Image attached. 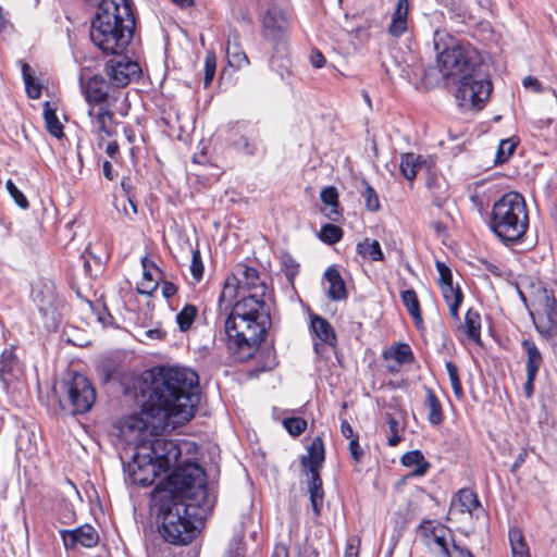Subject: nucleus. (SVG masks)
Segmentation results:
<instances>
[{"label":"nucleus","mask_w":557,"mask_h":557,"mask_svg":"<svg viewBox=\"0 0 557 557\" xmlns=\"http://www.w3.org/2000/svg\"><path fill=\"white\" fill-rule=\"evenodd\" d=\"M288 549L285 544H276L274 547L273 557H287Z\"/></svg>","instance_id":"obj_60"},{"label":"nucleus","mask_w":557,"mask_h":557,"mask_svg":"<svg viewBox=\"0 0 557 557\" xmlns=\"http://www.w3.org/2000/svg\"><path fill=\"white\" fill-rule=\"evenodd\" d=\"M141 263L144 272L141 281L137 284V292L150 295L158 287V280L153 276V272L159 273V269L152 262H149L147 258H144Z\"/></svg>","instance_id":"obj_23"},{"label":"nucleus","mask_w":557,"mask_h":557,"mask_svg":"<svg viewBox=\"0 0 557 557\" xmlns=\"http://www.w3.org/2000/svg\"><path fill=\"white\" fill-rule=\"evenodd\" d=\"M481 330V318L476 311L469 309L465 318V331L469 339L475 344L482 346V339L480 337Z\"/></svg>","instance_id":"obj_29"},{"label":"nucleus","mask_w":557,"mask_h":557,"mask_svg":"<svg viewBox=\"0 0 557 557\" xmlns=\"http://www.w3.org/2000/svg\"><path fill=\"white\" fill-rule=\"evenodd\" d=\"M424 543L434 554L446 557H472L469 552L455 543L450 533L444 528H435L431 534H425Z\"/></svg>","instance_id":"obj_12"},{"label":"nucleus","mask_w":557,"mask_h":557,"mask_svg":"<svg viewBox=\"0 0 557 557\" xmlns=\"http://www.w3.org/2000/svg\"><path fill=\"white\" fill-rule=\"evenodd\" d=\"M480 502L476 494L470 488H461L450 502L447 519L459 522L471 518L474 510L479 509Z\"/></svg>","instance_id":"obj_14"},{"label":"nucleus","mask_w":557,"mask_h":557,"mask_svg":"<svg viewBox=\"0 0 557 557\" xmlns=\"http://www.w3.org/2000/svg\"><path fill=\"white\" fill-rule=\"evenodd\" d=\"M164 333L159 330V329H150V330H146V331H143V334H140L141 336V339L140 341H145V339H161L163 337Z\"/></svg>","instance_id":"obj_54"},{"label":"nucleus","mask_w":557,"mask_h":557,"mask_svg":"<svg viewBox=\"0 0 557 557\" xmlns=\"http://www.w3.org/2000/svg\"><path fill=\"white\" fill-rule=\"evenodd\" d=\"M262 24L263 35L270 40L280 39L286 29L285 17L282 12L276 9L267 11L263 16Z\"/></svg>","instance_id":"obj_17"},{"label":"nucleus","mask_w":557,"mask_h":557,"mask_svg":"<svg viewBox=\"0 0 557 557\" xmlns=\"http://www.w3.org/2000/svg\"><path fill=\"white\" fill-rule=\"evenodd\" d=\"M522 348L527 355V373H530V377L537 375L540 367L543 362L542 354L534 342L524 339L522 342Z\"/></svg>","instance_id":"obj_24"},{"label":"nucleus","mask_w":557,"mask_h":557,"mask_svg":"<svg viewBox=\"0 0 557 557\" xmlns=\"http://www.w3.org/2000/svg\"><path fill=\"white\" fill-rule=\"evenodd\" d=\"M61 537L67 549L92 547L99 541L98 532L90 524H84L73 530L61 531Z\"/></svg>","instance_id":"obj_15"},{"label":"nucleus","mask_w":557,"mask_h":557,"mask_svg":"<svg viewBox=\"0 0 557 557\" xmlns=\"http://www.w3.org/2000/svg\"><path fill=\"white\" fill-rule=\"evenodd\" d=\"M85 100L90 104H102L108 98L106 81L100 76L90 77L86 84L81 81Z\"/></svg>","instance_id":"obj_16"},{"label":"nucleus","mask_w":557,"mask_h":557,"mask_svg":"<svg viewBox=\"0 0 557 557\" xmlns=\"http://www.w3.org/2000/svg\"><path fill=\"white\" fill-rule=\"evenodd\" d=\"M324 461V447L321 438H314L308 447L307 456L301 458V465L309 470L310 473L320 471Z\"/></svg>","instance_id":"obj_21"},{"label":"nucleus","mask_w":557,"mask_h":557,"mask_svg":"<svg viewBox=\"0 0 557 557\" xmlns=\"http://www.w3.org/2000/svg\"><path fill=\"white\" fill-rule=\"evenodd\" d=\"M357 251L363 258H370L373 261H382L384 259L383 251L377 240L364 239L357 245Z\"/></svg>","instance_id":"obj_36"},{"label":"nucleus","mask_w":557,"mask_h":557,"mask_svg":"<svg viewBox=\"0 0 557 557\" xmlns=\"http://www.w3.org/2000/svg\"><path fill=\"white\" fill-rule=\"evenodd\" d=\"M117 149H119V146L116 143L112 141V143H109L107 145V153L110 156V157H113L116 152H117Z\"/></svg>","instance_id":"obj_63"},{"label":"nucleus","mask_w":557,"mask_h":557,"mask_svg":"<svg viewBox=\"0 0 557 557\" xmlns=\"http://www.w3.org/2000/svg\"><path fill=\"white\" fill-rule=\"evenodd\" d=\"M44 117L48 132L57 138L63 136V126L59 121L55 109L51 107L50 102H46L44 106Z\"/></svg>","instance_id":"obj_37"},{"label":"nucleus","mask_w":557,"mask_h":557,"mask_svg":"<svg viewBox=\"0 0 557 557\" xmlns=\"http://www.w3.org/2000/svg\"><path fill=\"white\" fill-rule=\"evenodd\" d=\"M359 541L357 539H351L348 542V546L346 548L345 557H357L358 556V548L356 546V543Z\"/></svg>","instance_id":"obj_58"},{"label":"nucleus","mask_w":557,"mask_h":557,"mask_svg":"<svg viewBox=\"0 0 557 557\" xmlns=\"http://www.w3.org/2000/svg\"><path fill=\"white\" fill-rule=\"evenodd\" d=\"M227 62L235 69H243L249 64V59L242 49L238 40V34L235 30L230 32L226 45Z\"/></svg>","instance_id":"obj_18"},{"label":"nucleus","mask_w":557,"mask_h":557,"mask_svg":"<svg viewBox=\"0 0 557 557\" xmlns=\"http://www.w3.org/2000/svg\"><path fill=\"white\" fill-rule=\"evenodd\" d=\"M213 505L203 470L191 462L177 467L151 494V506L162 518L163 537L173 545H188Z\"/></svg>","instance_id":"obj_1"},{"label":"nucleus","mask_w":557,"mask_h":557,"mask_svg":"<svg viewBox=\"0 0 557 557\" xmlns=\"http://www.w3.org/2000/svg\"><path fill=\"white\" fill-rule=\"evenodd\" d=\"M324 277L329 283L327 296L330 299L338 301L347 298L345 282L337 269L329 268L324 273Z\"/></svg>","instance_id":"obj_22"},{"label":"nucleus","mask_w":557,"mask_h":557,"mask_svg":"<svg viewBox=\"0 0 557 557\" xmlns=\"http://www.w3.org/2000/svg\"><path fill=\"white\" fill-rule=\"evenodd\" d=\"M310 329L317 338L323 344L334 346L336 344V334L331 323L317 314L310 318Z\"/></svg>","instance_id":"obj_20"},{"label":"nucleus","mask_w":557,"mask_h":557,"mask_svg":"<svg viewBox=\"0 0 557 557\" xmlns=\"http://www.w3.org/2000/svg\"><path fill=\"white\" fill-rule=\"evenodd\" d=\"M141 389L140 411L126 418L125 432L154 419V428L183 425L189 422L199 403L198 375L188 368L154 367L146 373Z\"/></svg>","instance_id":"obj_2"},{"label":"nucleus","mask_w":557,"mask_h":557,"mask_svg":"<svg viewBox=\"0 0 557 557\" xmlns=\"http://www.w3.org/2000/svg\"><path fill=\"white\" fill-rule=\"evenodd\" d=\"M197 314L198 310L196 306L190 304L185 305L183 309L176 314V322L180 331H188L191 327Z\"/></svg>","instance_id":"obj_39"},{"label":"nucleus","mask_w":557,"mask_h":557,"mask_svg":"<svg viewBox=\"0 0 557 557\" xmlns=\"http://www.w3.org/2000/svg\"><path fill=\"white\" fill-rule=\"evenodd\" d=\"M176 292V286L171 282H164V284L162 285V295L168 299L174 296Z\"/></svg>","instance_id":"obj_56"},{"label":"nucleus","mask_w":557,"mask_h":557,"mask_svg":"<svg viewBox=\"0 0 557 557\" xmlns=\"http://www.w3.org/2000/svg\"><path fill=\"white\" fill-rule=\"evenodd\" d=\"M135 30L131 0H102L90 27V39L106 54L121 55Z\"/></svg>","instance_id":"obj_6"},{"label":"nucleus","mask_w":557,"mask_h":557,"mask_svg":"<svg viewBox=\"0 0 557 557\" xmlns=\"http://www.w3.org/2000/svg\"><path fill=\"white\" fill-rule=\"evenodd\" d=\"M319 237L322 242L333 245L343 237V230L335 224H325L321 227Z\"/></svg>","instance_id":"obj_41"},{"label":"nucleus","mask_w":557,"mask_h":557,"mask_svg":"<svg viewBox=\"0 0 557 557\" xmlns=\"http://www.w3.org/2000/svg\"><path fill=\"white\" fill-rule=\"evenodd\" d=\"M401 300L409 314L413 318L416 325L422 324V317L420 311V304L417 294L413 289H406L401 292Z\"/></svg>","instance_id":"obj_34"},{"label":"nucleus","mask_w":557,"mask_h":557,"mask_svg":"<svg viewBox=\"0 0 557 557\" xmlns=\"http://www.w3.org/2000/svg\"><path fill=\"white\" fill-rule=\"evenodd\" d=\"M7 190L8 193L11 195V197L14 199L15 203L22 208V209H27L29 203H28V200L26 199V197L24 196V194L15 186V184L9 180L7 182Z\"/></svg>","instance_id":"obj_48"},{"label":"nucleus","mask_w":557,"mask_h":557,"mask_svg":"<svg viewBox=\"0 0 557 557\" xmlns=\"http://www.w3.org/2000/svg\"><path fill=\"white\" fill-rule=\"evenodd\" d=\"M399 168L406 180L413 181L421 168L420 157L412 152L401 154Z\"/></svg>","instance_id":"obj_32"},{"label":"nucleus","mask_w":557,"mask_h":557,"mask_svg":"<svg viewBox=\"0 0 557 557\" xmlns=\"http://www.w3.org/2000/svg\"><path fill=\"white\" fill-rule=\"evenodd\" d=\"M238 295L243 296V290L240 289L239 283L237 281V277L235 273L231 274L226 277L223 288L221 290L219 302L231 305L234 298ZM226 306L225 308H227Z\"/></svg>","instance_id":"obj_31"},{"label":"nucleus","mask_w":557,"mask_h":557,"mask_svg":"<svg viewBox=\"0 0 557 557\" xmlns=\"http://www.w3.org/2000/svg\"><path fill=\"white\" fill-rule=\"evenodd\" d=\"M215 69H216V57L213 52L209 51L206 54L205 58V76H203V85L205 87H208L214 75H215Z\"/></svg>","instance_id":"obj_45"},{"label":"nucleus","mask_w":557,"mask_h":557,"mask_svg":"<svg viewBox=\"0 0 557 557\" xmlns=\"http://www.w3.org/2000/svg\"><path fill=\"white\" fill-rule=\"evenodd\" d=\"M270 321L265 304L252 299H240L225 321L227 350L234 360L250 359L263 339Z\"/></svg>","instance_id":"obj_5"},{"label":"nucleus","mask_w":557,"mask_h":557,"mask_svg":"<svg viewBox=\"0 0 557 557\" xmlns=\"http://www.w3.org/2000/svg\"><path fill=\"white\" fill-rule=\"evenodd\" d=\"M62 388L73 413L87 412L96 400L91 383L81 373H73L62 383Z\"/></svg>","instance_id":"obj_9"},{"label":"nucleus","mask_w":557,"mask_h":557,"mask_svg":"<svg viewBox=\"0 0 557 557\" xmlns=\"http://www.w3.org/2000/svg\"><path fill=\"white\" fill-rule=\"evenodd\" d=\"M446 370L448 372L450 385L453 387L454 394L457 398H460L462 396V387L461 383L458 376V370L457 367L451 362H446Z\"/></svg>","instance_id":"obj_47"},{"label":"nucleus","mask_w":557,"mask_h":557,"mask_svg":"<svg viewBox=\"0 0 557 557\" xmlns=\"http://www.w3.org/2000/svg\"><path fill=\"white\" fill-rule=\"evenodd\" d=\"M528 226V210L520 194L507 193L494 203L491 230L505 245L518 243Z\"/></svg>","instance_id":"obj_7"},{"label":"nucleus","mask_w":557,"mask_h":557,"mask_svg":"<svg viewBox=\"0 0 557 557\" xmlns=\"http://www.w3.org/2000/svg\"><path fill=\"white\" fill-rule=\"evenodd\" d=\"M228 554L231 557H244L247 554V548L244 543V535L242 532L236 533L228 543Z\"/></svg>","instance_id":"obj_44"},{"label":"nucleus","mask_w":557,"mask_h":557,"mask_svg":"<svg viewBox=\"0 0 557 557\" xmlns=\"http://www.w3.org/2000/svg\"><path fill=\"white\" fill-rule=\"evenodd\" d=\"M470 200L479 214L483 216L487 203V187L483 181L475 182L470 193Z\"/></svg>","instance_id":"obj_35"},{"label":"nucleus","mask_w":557,"mask_h":557,"mask_svg":"<svg viewBox=\"0 0 557 557\" xmlns=\"http://www.w3.org/2000/svg\"><path fill=\"white\" fill-rule=\"evenodd\" d=\"M171 1L181 7H188L193 3V0H171Z\"/></svg>","instance_id":"obj_64"},{"label":"nucleus","mask_w":557,"mask_h":557,"mask_svg":"<svg viewBox=\"0 0 557 557\" xmlns=\"http://www.w3.org/2000/svg\"><path fill=\"white\" fill-rule=\"evenodd\" d=\"M341 432H342V435L346 438L351 440L355 437L354 430H352L351 425L349 424V422L346 420H343L341 423Z\"/></svg>","instance_id":"obj_57"},{"label":"nucleus","mask_w":557,"mask_h":557,"mask_svg":"<svg viewBox=\"0 0 557 557\" xmlns=\"http://www.w3.org/2000/svg\"><path fill=\"white\" fill-rule=\"evenodd\" d=\"M310 62L315 69H321L325 64V58L320 51L313 50L310 55Z\"/></svg>","instance_id":"obj_55"},{"label":"nucleus","mask_w":557,"mask_h":557,"mask_svg":"<svg viewBox=\"0 0 557 557\" xmlns=\"http://www.w3.org/2000/svg\"><path fill=\"white\" fill-rule=\"evenodd\" d=\"M116 208L117 210H122L128 219H133V216L137 214V207L128 197L122 198L121 200L117 199Z\"/></svg>","instance_id":"obj_49"},{"label":"nucleus","mask_w":557,"mask_h":557,"mask_svg":"<svg viewBox=\"0 0 557 557\" xmlns=\"http://www.w3.org/2000/svg\"><path fill=\"white\" fill-rule=\"evenodd\" d=\"M321 201L329 208L325 216L331 221H338L341 212L338 210V193L333 186L325 187L320 194Z\"/></svg>","instance_id":"obj_25"},{"label":"nucleus","mask_w":557,"mask_h":557,"mask_svg":"<svg viewBox=\"0 0 557 557\" xmlns=\"http://www.w3.org/2000/svg\"><path fill=\"white\" fill-rule=\"evenodd\" d=\"M283 424L293 436L300 435L307 428V421L302 418H287L284 419Z\"/></svg>","instance_id":"obj_46"},{"label":"nucleus","mask_w":557,"mask_h":557,"mask_svg":"<svg viewBox=\"0 0 557 557\" xmlns=\"http://www.w3.org/2000/svg\"><path fill=\"white\" fill-rule=\"evenodd\" d=\"M22 75L28 97L38 99L41 96V86L35 81L33 70L26 63L22 65Z\"/></svg>","instance_id":"obj_40"},{"label":"nucleus","mask_w":557,"mask_h":557,"mask_svg":"<svg viewBox=\"0 0 557 557\" xmlns=\"http://www.w3.org/2000/svg\"><path fill=\"white\" fill-rule=\"evenodd\" d=\"M401 463L405 467H416L412 471V474L416 476L424 475L430 466L420 450L406 453L401 457Z\"/></svg>","instance_id":"obj_28"},{"label":"nucleus","mask_w":557,"mask_h":557,"mask_svg":"<svg viewBox=\"0 0 557 557\" xmlns=\"http://www.w3.org/2000/svg\"><path fill=\"white\" fill-rule=\"evenodd\" d=\"M349 450H350L351 457L356 461H359L361 459V457L363 455V450H362V448L359 445V438H358L357 435L354 438L350 440Z\"/></svg>","instance_id":"obj_53"},{"label":"nucleus","mask_w":557,"mask_h":557,"mask_svg":"<svg viewBox=\"0 0 557 557\" xmlns=\"http://www.w3.org/2000/svg\"><path fill=\"white\" fill-rule=\"evenodd\" d=\"M509 542L512 557H530L528 544L522 532L518 528L509 529Z\"/></svg>","instance_id":"obj_33"},{"label":"nucleus","mask_w":557,"mask_h":557,"mask_svg":"<svg viewBox=\"0 0 557 557\" xmlns=\"http://www.w3.org/2000/svg\"><path fill=\"white\" fill-rule=\"evenodd\" d=\"M522 85L527 89H532L534 92H542L543 87L540 81L534 76H527L522 81Z\"/></svg>","instance_id":"obj_52"},{"label":"nucleus","mask_w":557,"mask_h":557,"mask_svg":"<svg viewBox=\"0 0 557 557\" xmlns=\"http://www.w3.org/2000/svg\"><path fill=\"white\" fill-rule=\"evenodd\" d=\"M235 275L243 290L242 299H252L264 304L267 285L261 281L258 271L246 264H238L235 269Z\"/></svg>","instance_id":"obj_10"},{"label":"nucleus","mask_w":557,"mask_h":557,"mask_svg":"<svg viewBox=\"0 0 557 557\" xmlns=\"http://www.w3.org/2000/svg\"><path fill=\"white\" fill-rule=\"evenodd\" d=\"M436 270L440 278L442 295L448 306L449 313L455 321H459V306L462 302L463 295L458 286L453 285V275L450 269L442 261H436Z\"/></svg>","instance_id":"obj_11"},{"label":"nucleus","mask_w":557,"mask_h":557,"mask_svg":"<svg viewBox=\"0 0 557 557\" xmlns=\"http://www.w3.org/2000/svg\"><path fill=\"white\" fill-rule=\"evenodd\" d=\"M519 144L520 139L516 136L500 139L493 161L494 165L498 166L507 163Z\"/></svg>","instance_id":"obj_26"},{"label":"nucleus","mask_w":557,"mask_h":557,"mask_svg":"<svg viewBox=\"0 0 557 557\" xmlns=\"http://www.w3.org/2000/svg\"><path fill=\"white\" fill-rule=\"evenodd\" d=\"M113 117V113L106 109L104 107H100L96 114V123L98 124L99 132L104 133L106 135L112 134L111 121Z\"/></svg>","instance_id":"obj_43"},{"label":"nucleus","mask_w":557,"mask_h":557,"mask_svg":"<svg viewBox=\"0 0 557 557\" xmlns=\"http://www.w3.org/2000/svg\"><path fill=\"white\" fill-rule=\"evenodd\" d=\"M190 271L196 281H199L202 276L203 265L200 259L199 251L193 253V260L190 264Z\"/></svg>","instance_id":"obj_51"},{"label":"nucleus","mask_w":557,"mask_h":557,"mask_svg":"<svg viewBox=\"0 0 557 557\" xmlns=\"http://www.w3.org/2000/svg\"><path fill=\"white\" fill-rule=\"evenodd\" d=\"M145 425L126 433V418L120 425V436L124 442L134 446L135 453L128 463L132 482L141 486L151 485L162 473L176 465L182 448L173 440L162 437V434L176 429L178 425L154 428V419L144 420Z\"/></svg>","instance_id":"obj_3"},{"label":"nucleus","mask_w":557,"mask_h":557,"mask_svg":"<svg viewBox=\"0 0 557 557\" xmlns=\"http://www.w3.org/2000/svg\"><path fill=\"white\" fill-rule=\"evenodd\" d=\"M385 357H392L396 361V367L391 366V371H397L398 368L404 363H409L413 359L411 348L407 344H399L393 350L385 354Z\"/></svg>","instance_id":"obj_38"},{"label":"nucleus","mask_w":557,"mask_h":557,"mask_svg":"<svg viewBox=\"0 0 557 557\" xmlns=\"http://www.w3.org/2000/svg\"><path fill=\"white\" fill-rule=\"evenodd\" d=\"M480 51L471 45L454 44L437 55V66L444 77L458 78L456 100L466 110H482L487 100L486 78L476 73L482 65Z\"/></svg>","instance_id":"obj_4"},{"label":"nucleus","mask_w":557,"mask_h":557,"mask_svg":"<svg viewBox=\"0 0 557 557\" xmlns=\"http://www.w3.org/2000/svg\"><path fill=\"white\" fill-rule=\"evenodd\" d=\"M517 289L536 331L546 338L553 336L557 331L556 299L553 293L540 284L534 286L529 295L519 286Z\"/></svg>","instance_id":"obj_8"},{"label":"nucleus","mask_w":557,"mask_h":557,"mask_svg":"<svg viewBox=\"0 0 557 557\" xmlns=\"http://www.w3.org/2000/svg\"><path fill=\"white\" fill-rule=\"evenodd\" d=\"M106 72L111 83L124 87L140 76L141 70L137 62L126 58L112 59L106 64Z\"/></svg>","instance_id":"obj_13"},{"label":"nucleus","mask_w":557,"mask_h":557,"mask_svg":"<svg viewBox=\"0 0 557 557\" xmlns=\"http://www.w3.org/2000/svg\"><path fill=\"white\" fill-rule=\"evenodd\" d=\"M432 227H433V230L435 231V233L438 236H445L446 235V226H445L444 223H442V222H433L432 223Z\"/></svg>","instance_id":"obj_62"},{"label":"nucleus","mask_w":557,"mask_h":557,"mask_svg":"<svg viewBox=\"0 0 557 557\" xmlns=\"http://www.w3.org/2000/svg\"><path fill=\"white\" fill-rule=\"evenodd\" d=\"M536 375L530 377V373H527V382L524 383V392L528 397H531L533 394V383Z\"/></svg>","instance_id":"obj_59"},{"label":"nucleus","mask_w":557,"mask_h":557,"mask_svg":"<svg viewBox=\"0 0 557 557\" xmlns=\"http://www.w3.org/2000/svg\"><path fill=\"white\" fill-rule=\"evenodd\" d=\"M311 478L309 481V493H310V502L312 506V510L315 516H319L321 512L324 493L322 490V480L320 478L319 472L310 473Z\"/></svg>","instance_id":"obj_27"},{"label":"nucleus","mask_w":557,"mask_h":557,"mask_svg":"<svg viewBox=\"0 0 557 557\" xmlns=\"http://www.w3.org/2000/svg\"><path fill=\"white\" fill-rule=\"evenodd\" d=\"M424 406L428 409V420L430 423L437 425L443 421V412L440 400L431 388H425Z\"/></svg>","instance_id":"obj_30"},{"label":"nucleus","mask_w":557,"mask_h":557,"mask_svg":"<svg viewBox=\"0 0 557 557\" xmlns=\"http://www.w3.org/2000/svg\"><path fill=\"white\" fill-rule=\"evenodd\" d=\"M387 423L392 434L387 440V444L392 447L397 446L401 441L398 434L399 422L395 418H389Z\"/></svg>","instance_id":"obj_50"},{"label":"nucleus","mask_w":557,"mask_h":557,"mask_svg":"<svg viewBox=\"0 0 557 557\" xmlns=\"http://www.w3.org/2000/svg\"><path fill=\"white\" fill-rule=\"evenodd\" d=\"M103 175L109 181L113 180V166L109 161H104L102 164Z\"/></svg>","instance_id":"obj_61"},{"label":"nucleus","mask_w":557,"mask_h":557,"mask_svg":"<svg viewBox=\"0 0 557 557\" xmlns=\"http://www.w3.org/2000/svg\"><path fill=\"white\" fill-rule=\"evenodd\" d=\"M409 1L398 0L388 26V33L394 37L401 36L408 27Z\"/></svg>","instance_id":"obj_19"},{"label":"nucleus","mask_w":557,"mask_h":557,"mask_svg":"<svg viewBox=\"0 0 557 557\" xmlns=\"http://www.w3.org/2000/svg\"><path fill=\"white\" fill-rule=\"evenodd\" d=\"M362 185L364 187L362 197L364 198L366 208L372 212L379 211L381 205L376 191L367 181H362Z\"/></svg>","instance_id":"obj_42"}]
</instances>
